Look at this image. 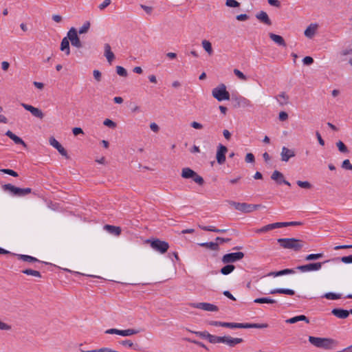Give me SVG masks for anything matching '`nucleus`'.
Wrapping results in <instances>:
<instances>
[{"instance_id":"f257e3e1","label":"nucleus","mask_w":352,"mask_h":352,"mask_svg":"<svg viewBox=\"0 0 352 352\" xmlns=\"http://www.w3.org/2000/svg\"><path fill=\"white\" fill-rule=\"evenodd\" d=\"M277 242L281 248L294 252L300 251L305 244L303 241L296 238H280L277 239Z\"/></svg>"},{"instance_id":"f03ea898","label":"nucleus","mask_w":352,"mask_h":352,"mask_svg":"<svg viewBox=\"0 0 352 352\" xmlns=\"http://www.w3.org/2000/svg\"><path fill=\"white\" fill-rule=\"evenodd\" d=\"M338 263L339 258H334L332 259H329L324 261L323 262H318V263H311L303 265H298L296 267V270L300 271V272L305 273L307 272L311 271H318L321 269L322 265L327 263Z\"/></svg>"},{"instance_id":"7ed1b4c3","label":"nucleus","mask_w":352,"mask_h":352,"mask_svg":"<svg viewBox=\"0 0 352 352\" xmlns=\"http://www.w3.org/2000/svg\"><path fill=\"white\" fill-rule=\"evenodd\" d=\"M267 323H236V322H222V327L230 328V329H265L268 327Z\"/></svg>"},{"instance_id":"20e7f679","label":"nucleus","mask_w":352,"mask_h":352,"mask_svg":"<svg viewBox=\"0 0 352 352\" xmlns=\"http://www.w3.org/2000/svg\"><path fill=\"white\" fill-rule=\"evenodd\" d=\"M309 342L313 344L314 346L324 349H330L333 347V344H335V340L331 338H318V337H314V336H309Z\"/></svg>"},{"instance_id":"39448f33","label":"nucleus","mask_w":352,"mask_h":352,"mask_svg":"<svg viewBox=\"0 0 352 352\" xmlns=\"http://www.w3.org/2000/svg\"><path fill=\"white\" fill-rule=\"evenodd\" d=\"M228 203L230 206H233L236 210L244 213H250L263 207L261 204L240 203L234 201H228Z\"/></svg>"},{"instance_id":"423d86ee","label":"nucleus","mask_w":352,"mask_h":352,"mask_svg":"<svg viewBox=\"0 0 352 352\" xmlns=\"http://www.w3.org/2000/svg\"><path fill=\"white\" fill-rule=\"evenodd\" d=\"M2 188L4 191H8L12 195L16 197H23L32 192L30 188H21L11 184L3 185Z\"/></svg>"},{"instance_id":"0eeeda50","label":"nucleus","mask_w":352,"mask_h":352,"mask_svg":"<svg viewBox=\"0 0 352 352\" xmlns=\"http://www.w3.org/2000/svg\"><path fill=\"white\" fill-rule=\"evenodd\" d=\"M181 176L184 179H191L196 184L202 186L204 180L202 177L199 175L195 170L190 168L186 167L182 169Z\"/></svg>"},{"instance_id":"6e6552de","label":"nucleus","mask_w":352,"mask_h":352,"mask_svg":"<svg viewBox=\"0 0 352 352\" xmlns=\"http://www.w3.org/2000/svg\"><path fill=\"white\" fill-rule=\"evenodd\" d=\"M212 96L218 101L228 100L230 99V93L226 90L224 84H221L212 91Z\"/></svg>"},{"instance_id":"1a4fd4ad","label":"nucleus","mask_w":352,"mask_h":352,"mask_svg":"<svg viewBox=\"0 0 352 352\" xmlns=\"http://www.w3.org/2000/svg\"><path fill=\"white\" fill-rule=\"evenodd\" d=\"M147 242L150 243L152 249L160 254L166 253L169 248V244L168 242L162 241L159 239H148Z\"/></svg>"},{"instance_id":"9d476101","label":"nucleus","mask_w":352,"mask_h":352,"mask_svg":"<svg viewBox=\"0 0 352 352\" xmlns=\"http://www.w3.org/2000/svg\"><path fill=\"white\" fill-rule=\"evenodd\" d=\"M244 257V253L242 252L228 253L223 256L221 261L224 264H230L241 260Z\"/></svg>"},{"instance_id":"9b49d317","label":"nucleus","mask_w":352,"mask_h":352,"mask_svg":"<svg viewBox=\"0 0 352 352\" xmlns=\"http://www.w3.org/2000/svg\"><path fill=\"white\" fill-rule=\"evenodd\" d=\"M67 36L71 41L72 45L77 48L82 47V43L78 36V32L74 28H72L67 32Z\"/></svg>"},{"instance_id":"f8f14e48","label":"nucleus","mask_w":352,"mask_h":352,"mask_svg":"<svg viewBox=\"0 0 352 352\" xmlns=\"http://www.w3.org/2000/svg\"><path fill=\"white\" fill-rule=\"evenodd\" d=\"M190 307L197 309H201L208 311H217L219 308L217 306L208 302H193L190 304Z\"/></svg>"},{"instance_id":"ddd939ff","label":"nucleus","mask_w":352,"mask_h":352,"mask_svg":"<svg viewBox=\"0 0 352 352\" xmlns=\"http://www.w3.org/2000/svg\"><path fill=\"white\" fill-rule=\"evenodd\" d=\"M228 148L226 146L221 144H219L216 154L217 161L219 164H223L226 162V154Z\"/></svg>"},{"instance_id":"4468645a","label":"nucleus","mask_w":352,"mask_h":352,"mask_svg":"<svg viewBox=\"0 0 352 352\" xmlns=\"http://www.w3.org/2000/svg\"><path fill=\"white\" fill-rule=\"evenodd\" d=\"M21 106L27 111H30L32 116L39 119H43L44 117V113L43 111L36 107H34L30 104L22 103Z\"/></svg>"},{"instance_id":"2eb2a0df","label":"nucleus","mask_w":352,"mask_h":352,"mask_svg":"<svg viewBox=\"0 0 352 352\" xmlns=\"http://www.w3.org/2000/svg\"><path fill=\"white\" fill-rule=\"evenodd\" d=\"M271 179L272 180H274L277 183V184L280 185L282 184H284L289 186H291V184L285 179L283 174L278 170H274L272 173L271 175Z\"/></svg>"},{"instance_id":"dca6fc26","label":"nucleus","mask_w":352,"mask_h":352,"mask_svg":"<svg viewBox=\"0 0 352 352\" xmlns=\"http://www.w3.org/2000/svg\"><path fill=\"white\" fill-rule=\"evenodd\" d=\"M49 142L50 145L57 149L61 155L65 157L67 159L69 158L67 151L54 137H50Z\"/></svg>"},{"instance_id":"f3484780","label":"nucleus","mask_w":352,"mask_h":352,"mask_svg":"<svg viewBox=\"0 0 352 352\" xmlns=\"http://www.w3.org/2000/svg\"><path fill=\"white\" fill-rule=\"evenodd\" d=\"M331 314L340 319H345L349 317L351 314L350 310L341 308H334L331 310Z\"/></svg>"},{"instance_id":"a211bd4d","label":"nucleus","mask_w":352,"mask_h":352,"mask_svg":"<svg viewBox=\"0 0 352 352\" xmlns=\"http://www.w3.org/2000/svg\"><path fill=\"white\" fill-rule=\"evenodd\" d=\"M295 155H296V154H295V152L294 150L289 149V148H287L286 146H283L282 148L280 156H281V160L283 162H288L291 157H293Z\"/></svg>"},{"instance_id":"6ab92c4d","label":"nucleus","mask_w":352,"mask_h":352,"mask_svg":"<svg viewBox=\"0 0 352 352\" xmlns=\"http://www.w3.org/2000/svg\"><path fill=\"white\" fill-rule=\"evenodd\" d=\"M12 254L14 256H16L19 260H22L25 262H28V263L36 262V263H44L45 265L49 264L47 262L41 261L38 260V258H36V257H34L32 256H29V255H26V254Z\"/></svg>"},{"instance_id":"aec40b11","label":"nucleus","mask_w":352,"mask_h":352,"mask_svg":"<svg viewBox=\"0 0 352 352\" xmlns=\"http://www.w3.org/2000/svg\"><path fill=\"white\" fill-rule=\"evenodd\" d=\"M256 18L262 23L267 25H272V22L265 11H260L256 14Z\"/></svg>"},{"instance_id":"412c9836","label":"nucleus","mask_w":352,"mask_h":352,"mask_svg":"<svg viewBox=\"0 0 352 352\" xmlns=\"http://www.w3.org/2000/svg\"><path fill=\"white\" fill-rule=\"evenodd\" d=\"M243 342L242 338H232L230 336H223V343L228 345L230 347H234L235 345Z\"/></svg>"},{"instance_id":"4be33fe9","label":"nucleus","mask_w":352,"mask_h":352,"mask_svg":"<svg viewBox=\"0 0 352 352\" xmlns=\"http://www.w3.org/2000/svg\"><path fill=\"white\" fill-rule=\"evenodd\" d=\"M296 273V268L295 269H284L278 272H270L267 276H280L283 275H287V274H292Z\"/></svg>"},{"instance_id":"5701e85b","label":"nucleus","mask_w":352,"mask_h":352,"mask_svg":"<svg viewBox=\"0 0 352 352\" xmlns=\"http://www.w3.org/2000/svg\"><path fill=\"white\" fill-rule=\"evenodd\" d=\"M104 56L106 57L108 63L111 64L112 61L115 59V55L111 51V46L109 43H105L104 45Z\"/></svg>"},{"instance_id":"b1692460","label":"nucleus","mask_w":352,"mask_h":352,"mask_svg":"<svg viewBox=\"0 0 352 352\" xmlns=\"http://www.w3.org/2000/svg\"><path fill=\"white\" fill-rule=\"evenodd\" d=\"M270 294H286L289 296H293L295 294V291L291 289H285V288H276L273 289L270 291Z\"/></svg>"},{"instance_id":"393cba45","label":"nucleus","mask_w":352,"mask_h":352,"mask_svg":"<svg viewBox=\"0 0 352 352\" xmlns=\"http://www.w3.org/2000/svg\"><path fill=\"white\" fill-rule=\"evenodd\" d=\"M299 321H305L307 324L309 323V318L307 316H305V315H299V316H296L290 318L286 320L285 322L289 323V324H294Z\"/></svg>"},{"instance_id":"a878e982","label":"nucleus","mask_w":352,"mask_h":352,"mask_svg":"<svg viewBox=\"0 0 352 352\" xmlns=\"http://www.w3.org/2000/svg\"><path fill=\"white\" fill-rule=\"evenodd\" d=\"M6 135L9 137L16 144H21L23 146H26L25 142L19 137L13 133L11 131L8 130L6 133Z\"/></svg>"},{"instance_id":"bb28decb","label":"nucleus","mask_w":352,"mask_h":352,"mask_svg":"<svg viewBox=\"0 0 352 352\" xmlns=\"http://www.w3.org/2000/svg\"><path fill=\"white\" fill-rule=\"evenodd\" d=\"M269 36L274 43H276L278 45L283 46V47H286L287 44H286L284 38L281 36L277 35L274 33H270Z\"/></svg>"},{"instance_id":"cd10ccee","label":"nucleus","mask_w":352,"mask_h":352,"mask_svg":"<svg viewBox=\"0 0 352 352\" xmlns=\"http://www.w3.org/2000/svg\"><path fill=\"white\" fill-rule=\"evenodd\" d=\"M104 229L107 230L109 233L115 236H119L121 233V228L118 226L105 225L104 226Z\"/></svg>"},{"instance_id":"c85d7f7f","label":"nucleus","mask_w":352,"mask_h":352,"mask_svg":"<svg viewBox=\"0 0 352 352\" xmlns=\"http://www.w3.org/2000/svg\"><path fill=\"white\" fill-rule=\"evenodd\" d=\"M60 50L63 52H65L66 55H69L70 54V48H69V39L68 36L64 37L60 43Z\"/></svg>"},{"instance_id":"c756f323","label":"nucleus","mask_w":352,"mask_h":352,"mask_svg":"<svg viewBox=\"0 0 352 352\" xmlns=\"http://www.w3.org/2000/svg\"><path fill=\"white\" fill-rule=\"evenodd\" d=\"M317 27L318 25L316 24H310L305 30V35L307 37L311 38L316 32Z\"/></svg>"},{"instance_id":"7c9ffc66","label":"nucleus","mask_w":352,"mask_h":352,"mask_svg":"<svg viewBox=\"0 0 352 352\" xmlns=\"http://www.w3.org/2000/svg\"><path fill=\"white\" fill-rule=\"evenodd\" d=\"M201 247L208 248L211 250L218 251L219 250V243L217 242H205L199 243Z\"/></svg>"},{"instance_id":"2f4dec72","label":"nucleus","mask_w":352,"mask_h":352,"mask_svg":"<svg viewBox=\"0 0 352 352\" xmlns=\"http://www.w3.org/2000/svg\"><path fill=\"white\" fill-rule=\"evenodd\" d=\"M120 343L122 346L131 348L135 351H140V345L138 343H133L130 340H122Z\"/></svg>"},{"instance_id":"473e14b6","label":"nucleus","mask_w":352,"mask_h":352,"mask_svg":"<svg viewBox=\"0 0 352 352\" xmlns=\"http://www.w3.org/2000/svg\"><path fill=\"white\" fill-rule=\"evenodd\" d=\"M199 228L200 229H201L202 230L210 231V232H217V233H224L227 231L226 230L217 229L215 227L210 226H205L199 225Z\"/></svg>"},{"instance_id":"72a5a7b5","label":"nucleus","mask_w":352,"mask_h":352,"mask_svg":"<svg viewBox=\"0 0 352 352\" xmlns=\"http://www.w3.org/2000/svg\"><path fill=\"white\" fill-rule=\"evenodd\" d=\"M254 303H268V304H275L277 302V301L274 299L263 297V298H258L254 300Z\"/></svg>"},{"instance_id":"f704fd0d","label":"nucleus","mask_w":352,"mask_h":352,"mask_svg":"<svg viewBox=\"0 0 352 352\" xmlns=\"http://www.w3.org/2000/svg\"><path fill=\"white\" fill-rule=\"evenodd\" d=\"M234 265L232 264H227L221 269L220 272L223 275H228L230 273H232L234 270Z\"/></svg>"},{"instance_id":"c9c22d12","label":"nucleus","mask_w":352,"mask_h":352,"mask_svg":"<svg viewBox=\"0 0 352 352\" xmlns=\"http://www.w3.org/2000/svg\"><path fill=\"white\" fill-rule=\"evenodd\" d=\"M139 332H140V331L138 329H124V330H120V336H129L137 334Z\"/></svg>"},{"instance_id":"e433bc0d","label":"nucleus","mask_w":352,"mask_h":352,"mask_svg":"<svg viewBox=\"0 0 352 352\" xmlns=\"http://www.w3.org/2000/svg\"><path fill=\"white\" fill-rule=\"evenodd\" d=\"M276 98L280 105H284L288 103L289 97L285 92L280 93Z\"/></svg>"},{"instance_id":"4c0bfd02","label":"nucleus","mask_w":352,"mask_h":352,"mask_svg":"<svg viewBox=\"0 0 352 352\" xmlns=\"http://www.w3.org/2000/svg\"><path fill=\"white\" fill-rule=\"evenodd\" d=\"M202 46L206 52H208L209 55H211L213 53V50L212 47V44L209 41L204 40L202 41Z\"/></svg>"},{"instance_id":"58836bf2","label":"nucleus","mask_w":352,"mask_h":352,"mask_svg":"<svg viewBox=\"0 0 352 352\" xmlns=\"http://www.w3.org/2000/svg\"><path fill=\"white\" fill-rule=\"evenodd\" d=\"M22 273L26 275H30L33 276H36L38 278H41V274L39 271L32 270V269H25L22 270Z\"/></svg>"},{"instance_id":"ea45409f","label":"nucleus","mask_w":352,"mask_h":352,"mask_svg":"<svg viewBox=\"0 0 352 352\" xmlns=\"http://www.w3.org/2000/svg\"><path fill=\"white\" fill-rule=\"evenodd\" d=\"M342 295L339 294H335L333 292H328L324 294L322 297L325 298L328 300H337L341 298Z\"/></svg>"},{"instance_id":"a19ab883","label":"nucleus","mask_w":352,"mask_h":352,"mask_svg":"<svg viewBox=\"0 0 352 352\" xmlns=\"http://www.w3.org/2000/svg\"><path fill=\"white\" fill-rule=\"evenodd\" d=\"M191 333L196 334L201 338L206 339L208 342L210 338L211 334L208 331H190Z\"/></svg>"},{"instance_id":"79ce46f5","label":"nucleus","mask_w":352,"mask_h":352,"mask_svg":"<svg viewBox=\"0 0 352 352\" xmlns=\"http://www.w3.org/2000/svg\"><path fill=\"white\" fill-rule=\"evenodd\" d=\"M336 146L340 153H348L349 152L347 146L340 140L336 142Z\"/></svg>"},{"instance_id":"37998d69","label":"nucleus","mask_w":352,"mask_h":352,"mask_svg":"<svg viewBox=\"0 0 352 352\" xmlns=\"http://www.w3.org/2000/svg\"><path fill=\"white\" fill-rule=\"evenodd\" d=\"M323 257L322 253H317V254H310L305 256V261H314Z\"/></svg>"},{"instance_id":"c03bdc74","label":"nucleus","mask_w":352,"mask_h":352,"mask_svg":"<svg viewBox=\"0 0 352 352\" xmlns=\"http://www.w3.org/2000/svg\"><path fill=\"white\" fill-rule=\"evenodd\" d=\"M223 336H210L209 342L212 344L223 343Z\"/></svg>"},{"instance_id":"a18cd8bd","label":"nucleus","mask_w":352,"mask_h":352,"mask_svg":"<svg viewBox=\"0 0 352 352\" xmlns=\"http://www.w3.org/2000/svg\"><path fill=\"white\" fill-rule=\"evenodd\" d=\"M296 184L300 188H305V189H310L312 187V185L311 183H309L307 181H300L298 180L296 182Z\"/></svg>"},{"instance_id":"49530a36","label":"nucleus","mask_w":352,"mask_h":352,"mask_svg":"<svg viewBox=\"0 0 352 352\" xmlns=\"http://www.w3.org/2000/svg\"><path fill=\"white\" fill-rule=\"evenodd\" d=\"M89 28H90V23H89V21H86L85 23H84L82 26L79 29L78 33L80 34H85V33H87L88 32Z\"/></svg>"},{"instance_id":"de8ad7c7","label":"nucleus","mask_w":352,"mask_h":352,"mask_svg":"<svg viewBox=\"0 0 352 352\" xmlns=\"http://www.w3.org/2000/svg\"><path fill=\"white\" fill-rule=\"evenodd\" d=\"M116 73L122 77H126L128 75L127 71L122 66L116 67Z\"/></svg>"},{"instance_id":"09e8293b","label":"nucleus","mask_w":352,"mask_h":352,"mask_svg":"<svg viewBox=\"0 0 352 352\" xmlns=\"http://www.w3.org/2000/svg\"><path fill=\"white\" fill-rule=\"evenodd\" d=\"M0 171L5 173V174H7V175H11L12 177H16L19 176L18 173L12 170V169H9V168H3V169H0Z\"/></svg>"},{"instance_id":"8fccbe9b","label":"nucleus","mask_w":352,"mask_h":352,"mask_svg":"<svg viewBox=\"0 0 352 352\" xmlns=\"http://www.w3.org/2000/svg\"><path fill=\"white\" fill-rule=\"evenodd\" d=\"M226 5L230 8H237L240 6V3L236 0H226Z\"/></svg>"},{"instance_id":"3c124183","label":"nucleus","mask_w":352,"mask_h":352,"mask_svg":"<svg viewBox=\"0 0 352 352\" xmlns=\"http://www.w3.org/2000/svg\"><path fill=\"white\" fill-rule=\"evenodd\" d=\"M234 74L241 80H247V76L238 69H234Z\"/></svg>"},{"instance_id":"603ef678","label":"nucleus","mask_w":352,"mask_h":352,"mask_svg":"<svg viewBox=\"0 0 352 352\" xmlns=\"http://www.w3.org/2000/svg\"><path fill=\"white\" fill-rule=\"evenodd\" d=\"M342 168L346 170H352V164H351L349 160H344L342 163Z\"/></svg>"},{"instance_id":"864d4df0","label":"nucleus","mask_w":352,"mask_h":352,"mask_svg":"<svg viewBox=\"0 0 352 352\" xmlns=\"http://www.w3.org/2000/svg\"><path fill=\"white\" fill-rule=\"evenodd\" d=\"M245 161L247 163H254L255 162L254 155L252 153H247L245 157Z\"/></svg>"},{"instance_id":"5fc2aeb1","label":"nucleus","mask_w":352,"mask_h":352,"mask_svg":"<svg viewBox=\"0 0 352 352\" xmlns=\"http://www.w3.org/2000/svg\"><path fill=\"white\" fill-rule=\"evenodd\" d=\"M103 124L111 129H113L116 126V123L108 118L104 120Z\"/></svg>"},{"instance_id":"6e6d98bb","label":"nucleus","mask_w":352,"mask_h":352,"mask_svg":"<svg viewBox=\"0 0 352 352\" xmlns=\"http://www.w3.org/2000/svg\"><path fill=\"white\" fill-rule=\"evenodd\" d=\"M340 261L346 264L352 263V254L341 257Z\"/></svg>"},{"instance_id":"4d7b16f0","label":"nucleus","mask_w":352,"mask_h":352,"mask_svg":"<svg viewBox=\"0 0 352 352\" xmlns=\"http://www.w3.org/2000/svg\"><path fill=\"white\" fill-rule=\"evenodd\" d=\"M303 64L305 65H310L314 63V59L311 56H305L302 59Z\"/></svg>"},{"instance_id":"13d9d810","label":"nucleus","mask_w":352,"mask_h":352,"mask_svg":"<svg viewBox=\"0 0 352 352\" xmlns=\"http://www.w3.org/2000/svg\"><path fill=\"white\" fill-rule=\"evenodd\" d=\"M93 75L96 81L100 82L101 80L102 74L99 70H97V69L94 70Z\"/></svg>"},{"instance_id":"bf43d9fd","label":"nucleus","mask_w":352,"mask_h":352,"mask_svg":"<svg viewBox=\"0 0 352 352\" xmlns=\"http://www.w3.org/2000/svg\"><path fill=\"white\" fill-rule=\"evenodd\" d=\"M111 0H104L102 3H100L98 6V8L101 10L106 8L111 3Z\"/></svg>"},{"instance_id":"052dcab7","label":"nucleus","mask_w":352,"mask_h":352,"mask_svg":"<svg viewBox=\"0 0 352 352\" xmlns=\"http://www.w3.org/2000/svg\"><path fill=\"white\" fill-rule=\"evenodd\" d=\"M230 239L229 238H222V237H220V236H217L216 237L215 239V241L216 242H217L219 244V243H228L229 241H230Z\"/></svg>"},{"instance_id":"680f3d73","label":"nucleus","mask_w":352,"mask_h":352,"mask_svg":"<svg viewBox=\"0 0 352 352\" xmlns=\"http://www.w3.org/2000/svg\"><path fill=\"white\" fill-rule=\"evenodd\" d=\"M288 118V114L285 111H280L278 115V119L280 121H285Z\"/></svg>"},{"instance_id":"e2e57ef3","label":"nucleus","mask_w":352,"mask_h":352,"mask_svg":"<svg viewBox=\"0 0 352 352\" xmlns=\"http://www.w3.org/2000/svg\"><path fill=\"white\" fill-rule=\"evenodd\" d=\"M236 19L239 21H244L249 19V16L246 14H241L237 15Z\"/></svg>"},{"instance_id":"0e129e2a","label":"nucleus","mask_w":352,"mask_h":352,"mask_svg":"<svg viewBox=\"0 0 352 352\" xmlns=\"http://www.w3.org/2000/svg\"><path fill=\"white\" fill-rule=\"evenodd\" d=\"M207 323L210 326L222 327V322L221 321L210 320Z\"/></svg>"},{"instance_id":"69168bd1","label":"nucleus","mask_w":352,"mask_h":352,"mask_svg":"<svg viewBox=\"0 0 352 352\" xmlns=\"http://www.w3.org/2000/svg\"><path fill=\"white\" fill-rule=\"evenodd\" d=\"M10 329H11V326L2 322L0 320V330H10Z\"/></svg>"},{"instance_id":"338daca9","label":"nucleus","mask_w":352,"mask_h":352,"mask_svg":"<svg viewBox=\"0 0 352 352\" xmlns=\"http://www.w3.org/2000/svg\"><path fill=\"white\" fill-rule=\"evenodd\" d=\"M268 3L270 6L279 8L280 6V2L278 0H267Z\"/></svg>"},{"instance_id":"774afa93","label":"nucleus","mask_w":352,"mask_h":352,"mask_svg":"<svg viewBox=\"0 0 352 352\" xmlns=\"http://www.w3.org/2000/svg\"><path fill=\"white\" fill-rule=\"evenodd\" d=\"M190 126L196 129H201L203 128V125L197 122H192L190 123Z\"/></svg>"}]
</instances>
